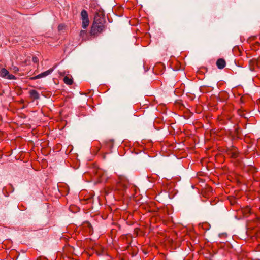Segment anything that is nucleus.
Listing matches in <instances>:
<instances>
[{"label": "nucleus", "mask_w": 260, "mask_h": 260, "mask_svg": "<svg viewBox=\"0 0 260 260\" xmlns=\"http://www.w3.org/2000/svg\"><path fill=\"white\" fill-rule=\"evenodd\" d=\"M105 23L104 12L102 10H99L94 16V20L90 32L91 35L94 36L102 32L105 29Z\"/></svg>", "instance_id": "f257e3e1"}, {"label": "nucleus", "mask_w": 260, "mask_h": 260, "mask_svg": "<svg viewBox=\"0 0 260 260\" xmlns=\"http://www.w3.org/2000/svg\"><path fill=\"white\" fill-rule=\"evenodd\" d=\"M128 184L129 181L127 178L125 176H120L119 177V181L116 185L115 189L119 193L123 194L125 192Z\"/></svg>", "instance_id": "f03ea898"}, {"label": "nucleus", "mask_w": 260, "mask_h": 260, "mask_svg": "<svg viewBox=\"0 0 260 260\" xmlns=\"http://www.w3.org/2000/svg\"><path fill=\"white\" fill-rule=\"evenodd\" d=\"M81 19L82 20V26L86 29L89 24V20L87 12L85 10H82L81 12Z\"/></svg>", "instance_id": "7ed1b4c3"}, {"label": "nucleus", "mask_w": 260, "mask_h": 260, "mask_svg": "<svg viewBox=\"0 0 260 260\" xmlns=\"http://www.w3.org/2000/svg\"><path fill=\"white\" fill-rule=\"evenodd\" d=\"M0 77L6 78L9 80H15L16 77L15 76L10 74L9 71L5 68H3L0 71Z\"/></svg>", "instance_id": "20e7f679"}, {"label": "nucleus", "mask_w": 260, "mask_h": 260, "mask_svg": "<svg viewBox=\"0 0 260 260\" xmlns=\"http://www.w3.org/2000/svg\"><path fill=\"white\" fill-rule=\"evenodd\" d=\"M53 71V69H49L48 70L45 71V72H44L37 76H35L34 77H31L30 78V79L31 80H36V79H39V78H43V77H45L49 75H50Z\"/></svg>", "instance_id": "39448f33"}, {"label": "nucleus", "mask_w": 260, "mask_h": 260, "mask_svg": "<svg viewBox=\"0 0 260 260\" xmlns=\"http://www.w3.org/2000/svg\"><path fill=\"white\" fill-rule=\"evenodd\" d=\"M228 154L231 157L235 158L238 156V151L236 147H233L228 150Z\"/></svg>", "instance_id": "423d86ee"}, {"label": "nucleus", "mask_w": 260, "mask_h": 260, "mask_svg": "<svg viewBox=\"0 0 260 260\" xmlns=\"http://www.w3.org/2000/svg\"><path fill=\"white\" fill-rule=\"evenodd\" d=\"M225 61L223 59H219L216 62V65L217 67L220 69L224 68L225 66Z\"/></svg>", "instance_id": "0eeeda50"}, {"label": "nucleus", "mask_w": 260, "mask_h": 260, "mask_svg": "<svg viewBox=\"0 0 260 260\" xmlns=\"http://www.w3.org/2000/svg\"><path fill=\"white\" fill-rule=\"evenodd\" d=\"M29 93L30 97L34 100H37L40 97L39 93L35 90H30Z\"/></svg>", "instance_id": "6e6552de"}, {"label": "nucleus", "mask_w": 260, "mask_h": 260, "mask_svg": "<svg viewBox=\"0 0 260 260\" xmlns=\"http://www.w3.org/2000/svg\"><path fill=\"white\" fill-rule=\"evenodd\" d=\"M63 82L67 85H71L73 83L72 78H70L68 76H66L63 78Z\"/></svg>", "instance_id": "1a4fd4ad"}, {"label": "nucleus", "mask_w": 260, "mask_h": 260, "mask_svg": "<svg viewBox=\"0 0 260 260\" xmlns=\"http://www.w3.org/2000/svg\"><path fill=\"white\" fill-rule=\"evenodd\" d=\"M87 32L85 30H81L80 32V36L81 38H82L83 39H84V37L86 36Z\"/></svg>", "instance_id": "9d476101"}, {"label": "nucleus", "mask_w": 260, "mask_h": 260, "mask_svg": "<svg viewBox=\"0 0 260 260\" xmlns=\"http://www.w3.org/2000/svg\"><path fill=\"white\" fill-rule=\"evenodd\" d=\"M32 61L34 63H37L39 61V59L36 56H34L32 57Z\"/></svg>", "instance_id": "9b49d317"}, {"label": "nucleus", "mask_w": 260, "mask_h": 260, "mask_svg": "<svg viewBox=\"0 0 260 260\" xmlns=\"http://www.w3.org/2000/svg\"><path fill=\"white\" fill-rule=\"evenodd\" d=\"M13 70L14 71V72H17L19 71V69L17 67H13Z\"/></svg>", "instance_id": "f8f14e48"}, {"label": "nucleus", "mask_w": 260, "mask_h": 260, "mask_svg": "<svg viewBox=\"0 0 260 260\" xmlns=\"http://www.w3.org/2000/svg\"><path fill=\"white\" fill-rule=\"evenodd\" d=\"M104 181H106V180L104 179V176H102L100 179V181L103 182Z\"/></svg>", "instance_id": "ddd939ff"}, {"label": "nucleus", "mask_w": 260, "mask_h": 260, "mask_svg": "<svg viewBox=\"0 0 260 260\" xmlns=\"http://www.w3.org/2000/svg\"><path fill=\"white\" fill-rule=\"evenodd\" d=\"M62 27H63V26H61V25H59V26H58V30H60L61 29H62Z\"/></svg>", "instance_id": "4468645a"}]
</instances>
